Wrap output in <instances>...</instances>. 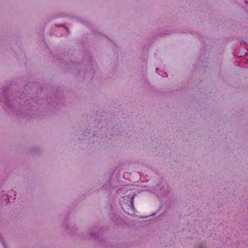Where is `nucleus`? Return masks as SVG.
Segmentation results:
<instances>
[{
    "label": "nucleus",
    "mask_w": 248,
    "mask_h": 248,
    "mask_svg": "<svg viewBox=\"0 0 248 248\" xmlns=\"http://www.w3.org/2000/svg\"><path fill=\"white\" fill-rule=\"evenodd\" d=\"M131 203L132 205H133V198H132V199L131 201Z\"/></svg>",
    "instance_id": "obj_1"
}]
</instances>
